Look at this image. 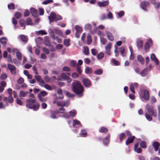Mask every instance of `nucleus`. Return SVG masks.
Masks as SVG:
<instances>
[{
	"instance_id": "3c124183",
	"label": "nucleus",
	"mask_w": 160,
	"mask_h": 160,
	"mask_svg": "<svg viewBox=\"0 0 160 160\" xmlns=\"http://www.w3.org/2000/svg\"><path fill=\"white\" fill-rule=\"evenodd\" d=\"M52 0H47L42 2V4L44 5H46L49 3H52Z\"/></svg>"
},
{
	"instance_id": "4c0bfd02",
	"label": "nucleus",
	"mask_w": 160,
	"mask_h": 160,
	"mask_svg": "<svg viewBox=\"0 0 160 160\" xmlns=\"http://www.w3.org/2000/svg\"><path fill=\"white\" fill-rule=\"evenodd\" d=\"M71 70V69L68 66H64V67L62 69V72H69Z\"/></svg>"
},
{
	"instance_id": "c03bdc74",
	"label": "nucleus",
	"mask_w": 160,
	"mask_h": 160,
	"mask_svg": "<svg viewBox=\"0 0 160 160\" xmlns=\"http://www.w3.org/2000/svg\"><path fill=\"white\" fill-rule=\"evenodd\" d=\"M16 55L17 58L19 60H21L22 59V55L21 53L18 52H17Z\"/></svg>"
},
{
	"instance_id": "2eb2a0df",
	"label": "nucleus",
	"mask_w": 160,
	"mask_h": 160,
	"mask_svg": "<svg viewBox=\"0 0 160 160\" xmlns=\"http://www.w3.org/2000/svg\"><path fill=\"white\" fill-rule=\"evenodd\" d=\"M151 59L156 63L157 65H158L159 63L158 59L156 58L155 55L154 53H152L150 56Z\"/></svg>"
},
{
	"instance_id": "7c9ffc66",
	"label": "nucleus",
	"mask_w": 160,
	"mask_h": 160,
	"mask_svg": "<svg viewBox=\"0 0 160 160\" xmlns=\"http://www.w3.org/2000/svg\"><path fill=\"white\" fill-rule=\"evenodd\" d=\"M75 29L76 31V32H79L80 33L82 32V28L79 26L78 25L76 26L75 27Z\"/></svg>"
},
{
	"instance_id": "f8f14e48",
	"label": "nucleus",
	"mask_w": 160,
	"mask_h": 160,
	"mask_svg": "<svg viewBox=\"0 0 160 160\" xmlns=\"http://www.w3.org/2000/svg\"><path fill=\"white\" fill-rule=\"evenodd\" d=\"M110 136L108 135L106 137L103 139V143L104 145L106 146L110 142Z\"/></svg>"
},
{
	"instance_id": "c9c22d12",
	"label": "nucleus",
	"mask_w": 160,
	"mask_h": 160,
	"mask_svg": "<svg viewBox=\"0 0 160 160\" xmlns=\"http://www.w3.org/2000/svg\"><path fill=\"white\" fill-rule=\"evenodd\" d=\"M92 42V39L91 36L90 35L88 36L87 37V43L88 45H90L91 44Z\"/></svg>"
},
{
	"instance_id": "338daca9",
	"label": "nucleus",
	"mask_w": 160,
	"mask_h": 160,
	"mask_svg": "<svg viewBox=\"0 0 160 160\" xmlns=\"http://www.w3.org/2000/svg\"><path fill=\"white\" fill-rule=\"evenodd\" d=\"M78 76V74L76 72H73L72 73V77L73 78H76Z\"/></svg>"
},
{
	"instance_id": "a878e982",
	"label": "nucleus",
	"mask_w": 160,
	"mask_h": 160,
	"mask_svg": "<svg viewBox=\"0 0 160 160\" xmlns=\"http://www.w3.org/2000/svg\"><path fill=\"white\" fill-rule=\"evenodd\" d=\"M28 93L30 94L28 92H24L23 91H21L20 92L19 96L20 97H24Z\"/></svg>"
},
{
	"instance_id": "052dcab7",
	"label": "nucleus",
	"mask_w": 160,
	"mask_h": 160,
	"mask_svg": "<svg viewBox=\"0 0 160 160\" xmlns=\"http://www.w3.org/2000/svg\"><path fill=\"white\" fill-rule=\"evenodd\" d=\"M140 145L141 147L143 148H145L146 147V142L144 141L142 142Z\"/></svg>"
},
{
	"instance_id": "b1692460",
	"label": "nucleus",
	"mask_w": 160,
	"mask_h": 160,
	"mask_svg": "<svg viewBox=\"0 0 160 160\" xmlns=\"http://www.w3.org/2000/svg\"><path fill=\"white\" fill-rule=\"evenodd\" d=\"M39 104L37 102H35L31 107V109H33L34 111H37L39 108Z\"/></svg>"
},
{
	"instance_id": "412c9836",
	"label": "nucleus",
	"mask_w": 160,
	"mask_h": 160,
	"mask_svg": "<svg viewBox=\"0 0 160 160\" xmlns=\"http://www.w3.org/2000/svg\"><path fill=\"white\" fill-rule=\"evenodd\" d=\"M58 113V111H52L50 113V117L52 119H56L57 118L56 115Z\"/></svg>"
},
{
	"instance_id": "5fc2aeb1",
	"label": "nucleus",
	"mask_w": 160,
	"mask_h": 160,
	"mask_svg": "<svg viewBox=\"0 0 160 160\" xmlns=\"http://www.w3.org/2000/svg\"><path fill=\"white\" fill-rule=\"evenodd\" d=\"M43 51L46 54H48L49 53V51L48 49L45 47H43L42 49Z\"/></svg>"
},
{
	"instance_id": "2f4dec72",
	"label": "nucleus",
	"mask_w": 160,
	"mask_h": 160,
	"mask_svg": "<svg viewBox=\"0 0 160 160\" xmlns=\"http://www.w3.org/2000/svg\"><path fill=\"white\" fill-rule=\"evenodd\" d=\"M21 38L23 42H26L28 41V39L27 37L24 35H20Z\"/></svg>"
},
{
	"instance_id": "4d7b16f0",
	"label": "nucleus",
	"mask_w": 160,
	"mask_h": 160,
	"mask_svg": "<svg viewBox=\"0 0 160 160\" xmlns=\"http://www.w3.org/2000/svg\"><path fill=\"white\" fill-rule=\"evenodd\" d=\"M14 4L12 3H11L10 4H8V8L12 10L14 9Z\"/></svg>"
},
{
	"instance_id": "79ce46f5",
	"label": "nucleus",
	"mask_w": 160,
	"mask_h": 160,
	"mask_svg": "<svg viewBox=\"0 0 160 160\" xmlns=\"http://www.w3.org/2000/svg\"><path fill=\"white\" fill-rule=\"evenodd\" d=\"M36 33L37 34H42V35H47V33L44 30H39L37 31Z\"/></svg>"
},
{
	"instance_id": "6ab92c4d",
	"label": "nucleus",
	"mask_w": 160,
	"mask_h": 160,
	"mask_svg": "<svg viewBox=\"0 0 160 160\" xmlns=\"http://www.w3.org/2000/svg\"><path fill=\"white\" fill-rule=\"evenodd\" d=\"M8 101L9 103H11L13 102V99L12 96H9L8 97H4L3 101Z\"/></svg>"
},
{
	"instance_id": "0e129e2a",
	"label": "nucleus",
	"mask_w": 160,
	"mask_h": 160,
	"mask_svg": "<svg viewBox=\"0 0 160 160\" xmlns=\"http://www.w3.org/2000/svg\"><path fill=\"white\" fill-rule=\"evenodd\" d=\"M44 79L46 82H50V79L47 76H45L44 77Z\"/></svg>"
},
{
	"instance_id": "bb28decb",
	"label": "nucleus",
	"mask_w": 160,
	"mask_h": 160,
	"mask_svg": "<svg viewBox=\"0 0 160 160\" xmlns=\"http://www.w3.org/2000/svg\"><path fill=\"white\" fill-rule=\"evenodd\" d=\"M0 42L3 46H5L7 43V39L5 37H2L0 38Z\"/></svg>"
},
{
	"instance_id": "f03ea898",
	"label": "nucleus",
	"mask_w": 160,
	"mask_h": 160,
	"mask_svg": "<svg viewBox=\"0 0 160 160\" xmlns=\"http://www.w3.org/2000/svg\"><path fill=\"white\" fill-rule=\"evenodd\" d=\"M72 86L73 92L79 97H82L83 88L80 82L78 81H75L72 83Z\"/></svg>"
},
{
	"instance_id": "ea45409f",
	"label": "nucleus",
	"mask_w": 160,
	"mask_h": 160,
	"mask_svg": "<svg viewBox=\"0 0 160 160\" xmlns=\"http://www.w3.org/2000/svg\"><path fill=\"white\" fill-rule=\"evenodd\" d=\"M102 73V70L101 69H98L96 70L94 72V73L97 75H100Z\"/></svg>"
},
{
	"instance_id": "423d86ee",
	"label": "nucleus",
	"mask_w": 160,
	"mask_h": 160,
	"mask_svg": "<svg viewBox=\"0 0 160 160\" xmlns=\"http://www.w3.org/2000/svg\"><path fill=\"white\" fill-rule=\"evenodd\" d=\"M138 88V84L137 82H134L133 83H132L130 85V89L132 92L135 93L134 89H137Z\"/></svg>"
},
{
	"instance_id": "4be33fe9",
	"label": "nucleus",
	"mask_w": 160,
	"mask_h": 160,
	"mask_svg": "<svg viewBox=\"0 0 160 160\" xmlns=\"http://www.w3.org/2000/svg\"><path fill=\"white\" fill-rule=\"evenodd\" d=\"M137 47L139 49H140L142 48V42L141 40L138 39L137 41Z\"/></svg>"
},
{
	"instance_id": "aec40b11",
	"label": "nucleus",
	"mask_w": 160,
	"mask_h": 160,
	"mask_svg": "<svg viewBox=\"0 0 160 160\" xmlns=\"http://www.w3.org/2000/svg\"><path fill=\"white\" fill-rule=\"evenodd\" d=\"M31 13L32 15L34 17H36L38 15V11L33 8H32L30 9Z\"/></svg>"
},
{
	"instance_id": "680f3d73",
	"label": "nucleus",
	"mask_w": 160,
	"mask_h": 160,
	"mask_svg": "<svg viewBox=\"0 0 160 160\" xmlns=\"http://www.w3.org/2000/svg\"><path fill=\"white\" fill-rule=\"evenodd\" d=\"M7 77V75L4 73L2 74L0 77V78L2 79H5Z\"/></svg>"
},
{
	"instance_id": "72a5a7b5",
	"label": "nucleus",
	"mask_w": 160,
	"mask_h": 160,
	"mask_svg": "<svg viewBox=\"0 0 160 160\" xmlns=\"http://www.w3.org/2000/svg\"><path fill=\"white\" fill-rule=\"evenodd\" d=\"M77 113L76 111L75 110H72L69 112L70 115L72 117H74L76 115Z\"/></svg>"
},
{
	"instance_id": "7ed1b4c3",
	"label": "nucleus",
	"mask_w": 160,
	"mask_h": 160,
	"mask_svg": "<svg viewBox=\"0 0 160 160\" xmlns=\"http://www.w3.org/2000/svg\"><path fill=\"white\" fill-rule=\"evenodd\" d=\"M29 98L26 101L27 104L26 107L29 109H31V107L35 103V98L34 95L32 93L30 94L29 95Z\"/></svg>"
},
{
	"instance_id": "6e6d98bb",
	"label": "nucleus",
	"mask_w": 160,
	"mask_h": 160,
	"mask_svg": "<svg viewBox=\"0 0 160 160\" xmlns=\"http://www.w3.org/2000/svg\"><path fill=\"white\" fill-rule=\"evenodd\" d=\"M17 82L19 84H21L23 83L24 82V79H23L21 77L17 81Z\"/></svg>"
},
{
	"instance_id": "e2e57ef3",
	"label": "nucleus",
	"mask_w": 160,
	"mask_h": 160,
	"mask_svg": "<svg viewBox=\"0 0 160 160\" xmlns=\"http://www.w3.org/2000/svg\"><path fill=\"white\" fill-rule=\"evenodd\" d=\"M76 69L78 73L80 74H81L82 73V71L81 69V67L77 65Z\"/></svg>"
},
{
	"instance_id": "603ef678",
	"label": "nucleus",
	"mask_w": 160,
	"mask_h": 160,
	"mask_svg": "<svg viewBox=\"0 0 160 160\" xmlns=\"http://www.w3.org/2000/svg\"><path fill=\"white\" fill-rule=\"evenodd\" d=\"M104 56V54L102 52H100L98 54L97 58L98 59H101Z\"/></svg>"
},
{
	"instance_id": "20e7f679",
	"label": "nucleus",
	"mask_w": 160,
	"mask_h": 160,
	"mask_svg": "<svg viewBox=\"0 0 160 160\" xmlns=\"http://www.w3.org/2000/svg\"><path fill=\"white\" fill-rule=\"evenodd\" d=\"M70 74L68 72L62 73L61 75V77L63 79L67 80L68 83H70L72 81V79L69 78Z\"/></svg>"
},
{
	"instance_id": "37998d69",
	"label": "nucleus",
	"mask_w": 160,
	"mask_h": 160,
	"mask_svg": "<svg viewBox=\"0 0 160 160\" xmlns=\"http://www.w3.org/2000/svg\"><path fill=\"white\" fill-rule=\"evenodd\" d=\"M125 51V49L124 48L122 47L120 48V51L121 53V55L123 57H124L125 56V54L124 53V52Z\"/></svg>"
},
{
	"instance_id": "ddd939ff",
	"label": "nucleus",
	"mask_w": 160,
	"mask_h": 160,
	"mask_svg": "<svg viewBox=\"0 0 160 160\" xmlns=\"http://www.w3.org/2000/svg\"><path fill=\"white\" fill-rule=\"evenodd\" d=\"M8 68L12 73L15 74L16 73V68L14 66L8 64Z\"/></svg>"
},
{
	"instance_id": "a19ab883",
	"label": "nucleus",
	"mask_w": 160,
	"mask_h": 160,
	"mask_svg": "<svg viewBox=\"0 0 160 160\" xmlns=\"http://www.w3.org/2000/svg\"><path fill=\"white\" fill-rule=\"evenodd\" d=\"M100 39L101 42L103 45H104L107 42V40L103 37H100Z\"/></svg>"
},
{
	"instance_id": "393cba45",
	"label": "nucleus",
	"mask_w": 160,
	"mask_h": 160,
	"mask_svg": "<svg viewBox=\"0 0 160 160\" xmlns=\"http://www.w3.org/2000/svg\"><path fill=\"white\" fill-rule=\"evenodd\" d=\"M137 59L138 62H139L141 64H143L144 61V59L140 55H139L137 56Z\"/></svg>"
},
{
	"instance_id": "dca6fc26",
	"label": "nucleus",
	"mask_w": 160,
	"mask_h": 160,
	"mask_svg": "<svg viewBox=\"0 0 160 160\" xmlns=\"http://www.w3.org/2000/svg\"><path fill=\"white\" fill-rule=\"evenodd\" d=\"M152 44V41L151 39H149L148 42H147L145 43V49L146 51L147 50L150 46Z\"/></svg>"
},
{
	"instance_id": "c756f323",
	"label": "nucleus",
	"mask_w": 160,
	"mask_h": 160,
	"mask_svg": "<svg viewBox=\"0 0 160 160\" xmlns=\"http://www.w3.org/2000/svg\"><path fill=\"white\" fill-rule=\"evenodd\" d=\"M147 69L145 68L143 70H142L140 73L141 76H142V77H145L146 75L147 74Z\"/></svg>"
},
{
	"instance_id": "39448f33",
	"label": "nucleus",
	"mask_w": 160,
	"mask_h": 160,
	"mask_svg": "<svg viewBox=\"0 0 160 160\" xmlns=\"http://www.w3.org/2000/svg\"><path fill=\"white\" fill-rule=\"evenodd\" d=\"M142 98L146 100H148L149 98V92L147 90L144 89L141 91Z\"/></svg>"
},
{
	"instance_id": "c85d7f7f",
	"label": "nucleus",
	"mask_w": 160,
	"mask_h": 160,
	"mask_svg": "<svg viewBox=\"0 0 160 160\" xmlns=\"http://www.w3.org/2000/svg\"><path fill=\"white\" fill-rule=\"evenodd\" d=\"M19 23L21 27H24L23 29H25V27L26 25L25 21L22 19H20L19 20Z\"/></svg>"
},
{
	"instance_id": "f3484780",
	"label": "nucleus",
	"mask_w": 160,
	"mask_h": 160,
	"mask_svg": "<svg viewBox=\"0 0 160 160\" xmlns=\"http://www.w3.org/2000/svg\"><path fill=\"white\" fill-rule=\"evenodd\" d=\"M135 137L134 136H132L131 137H128V139L126 141V145H128L130 143H132Z\"/></svg>"
},
{
	"instance_id": "bf43d9fd",
	"label": "nucleus",
	"mask_w": 160,
	"mask_h": 160,
	"mask_svg": "<svg viewBox=\"0 0 160 160\" xmlns=\"http://www.w3.org/2000/svg\"><path fill=\"white\" fill-rule=\"evenodd\" d=\"M112 62L115 65H119V62L116 60L115 59H113L112 60Z\"/></svg>"
},
{
	"instance_id": "e433bc0d",
	"label": "nucleus",
	"mask_w": 160,
	"mask_h": 160,
	"mask_svg": "<svg viewBox=\"0 0 160 160\" xmlns=\"http://www.w3.org/2000/svg\"><path fill=\"white\" fill-rule=\"evenodd\" d=\"M54 30L55 31V33L57 34L58 35H60V36H62V32L61 30L58 29H56V28H54Z\"/></svg>"
},
{
	"instance_id": "864d4df0",
	"label": "nucleus",
	"mask_w": 160,
	"mask_h": 160,
	"mask_svg": "<svg viewBox=\"0 0 160 160\" xmlns=\"http://www.w3.org/2000/svg\"><path fill=\"white\" fill-rule=\"evenodd\" d=\"M21 16V14L19 12H16L15 14V17L17 19L20 18Z\"/></svg>"
},
{
	"instance_id": "69168bd1",
	"label": "nucleus",
	"mask_w": 160,
	"mask_h": 160,
	"mask_svg": "<svg viewBox=\"0 0 160 160\" xmlns=\"http://www.w3.org/2000/svg\"><path fill=\"white\" fill-rule=\"evenodd\" d=\"M38 10L39 11V14L40 15H42L44 14V10L42 8H38Z\"/></svg>"
},
{
	"instance_id": "f257e3e1",
	"label": "nucleus",
	"mask_w": 160,
	"mask_h": 160,
	"mask_svg": "<svg viewBox=\"0 0 160 160\" xmlns=\"http://www.w3.org/2000/svg\"><path fill=\"white\" fill-rule=\"evenodd\" d=\"M146 108L147 110V112L145 115L146 119L149 121L152 120V117L156 118L157 117V112L156 109L154 108V107L152 105H150L148 104L146 105Z\"/></svg>"
},
{
	"instance_id": "13d9d810",
	"label": "nucleus",
	"mask_w": 160,
	"mask_h": 160,
	"mask_svg": "<svg viewBox=\"0 0 160 160\" xmlns=\"http://www.w3.org/2000/svg\"><path fill=\"white\" fill-rule=\"evenodd\" d=\"M84 53L86 55H88V48L87 47L84 48Z\"/></svg>"
},
{
	"instance_id": "6e6552de",
	"label": "nucleus",
	"mask_w": 160,
	"mask_h": 160,
	"mask_svg": "<svg viewBox=\"0 0 160 160\" xmlns=\"http://www.w3.org/2000/svg\"><path fill=\"white\" fill-rule=\"evenodd\" d=\"M149 2L146 1H144L141 3L142 8L145 11H146V8L149 6Z\"/></svg>"
},
{
	"instance_id": "f704fd0d",
	"label": "nucleus",
	"mask_w": 160,
	"mask_h": 160,
	"mask_svg": "<svg viewBox=\"0 0 160 160\" xmlns=\"http://www.w3.org/2000/svg\"><path fill=\"white\" fill-rule=\"evenodd\" d=\"M70 40L69 39H65L64 41L63 44L65 45L68 47L70 45Z\"/></svg>"
},
{
	"instance_id": "a211bd4d",
	"label": "nucleus",
	"mask_w": 160,
	"mask_h": 160,
	"mask_svg": "<svg viewBox=\"0 0 160 160\" xmlns=\"http://www.w3.org/2000/svg\"><path fill=\"white\" fill-rule=\"evenodd\" d=\"M106 34L108 38L110 40L113 41L114 40V37L111 32L108 31H106Z\"/></svg>"
},
{
	"instance_id": "49530a36",
	"label": "nucleus",
	"mask_w": 160,
	"mask_h": 160,
	"mask_svg": "<svg viewBox=\"0 0 160 160\" xmlns=\"http://www.w3.org/2000/svg\"><path fill=\"white\" fill-rule=\"evenodd\" d=\"M92 28L91 25L89 23L86 24L84 27V29L85 30L90 29Z\"/></svg>"
},
{
	"instance_id": "0eeeda50",
	"label": "nucleus",
	"mask_w": 160,
	"mask_h": 160,
	"mask_svg": "<svg viewBox=\"0 0 160 160\" xmlns=\"http://www.w3.org/2000/svg\"><path fill=\"white\" fill-rule=\"evenodd\" d=\"M56 14L53 12H51L50 15L48 16V18L49 20L50 23L52 22L55 21L56 22Z\"/></svg>"
},
{
	"instance_id": "473e14b6",
	"label": "nucleus",
	"mask_w": 160,
	"mask_h": 160,
	"mask_svg": "<svg viewBox=\"0 0 160 160\" xmlns=\"http://www.w3.org/2000/svg\"><path fill=\"white\" fill-rule=\"evenodd\" d=\"M92 72V68L87 67L85 69V72L86 74H90Z\"/></svg>"
},
{
	"instance_id": "8fccbe9b",
	"label": "nucleus",
	"mask_w": 160,
	"mask_h": 160,
	"mask_svg": "<svg viewBox=\"0 0 160 160\" xmlns=\"http://www.w3.org/2000/svg\"><path fill=\"white\" fill-rule=\"evenodd\" d=\"M34 77L36 80L38 82L41 81V80H42L41 77L38 75H35L34 76Z\"/></svg>"
},
{
	"instance_id": "a18cd8bd",
	"label": "nucleus",
	"mask_w": 160,
	"mask_h": 160,
	"mask_svg": "<svg viewBox=\"0 0 160 160\" xmlns=\"http://www.w3.org/2000/svg\"><path fill=\"white\" fill-rule=\"evenodd\" d=\"M80 122L77 119H75L73 121V126L74 127H75L76 125H80Z\"/></svg>"
},
{
	"instance_id": "4468645a",
	"label": "nucleus",
	"mask_w": 160,
	"mask_h": 160,
	"mask_svg": "<svg viewBox=\"0 0 160 160\" xmlns=\"http://www.w3.org/2000/svg\"><path fill=\"white\" fill-rule=\"evenodd\" d=\"M112 44L111 43H108L105 48L106 53L109 55L111 54L110 49L111 48Z\"/></svg>"
},
{
	"instance_id": "5701e85b",
	"label": "nucleus",
	"mask_w": 160,
	"mask_h": 160,
	"mask_svg": "<svg viewBox=\"0 0 160 160\" xmlns=\"http://www.w3.org/2000/svg\"><path fill=\"white\" fill-rule=\"evenodd\" d=\"M152 145L154 148L155 150H158V148L160 144L158 142H153Z\"/></svg>"
},
{
	"instance_id": "58836bf2",
	"label": "nucleus",
	"mask_w": 160,
	"mask_h": 160,
	"mask_svg": "<svg viewBox=\"0 0 160 160\" xmlns=\"http://www.w3.org/2000/svg\"><path fill=\"white\" fill-rule=\"evenodd\" d=\"M108 131V129L105 127H102L99 130V132L101 133H106Z\"/></svg>"
},
{
	"instance_id": "9b49d317",
	"label": "nucleus",
	"mask_w": 160,
	"mask_h": 160,
	"mask_svg": "<svg viewBox=\"0 0 160 160\" xmlns=\"http://www.w3.org/2000/svg\"><path fill=\"white\" fill-rule=\"evenodd\" d=\"M109 1L107 0L102 2H98V4L99 7H104L108 6L109 4Z\"/></svg>"
},
{
	"instance_id": "de8ad7c7",
	"label": "nucleus",
	"mask_w": 160,
	"mask_h": 160,
	"mask_svg": "<svg viewBox=\"0 0 160 160\" xmlns=\"http://www.w3.org/2000/svg\"><path fill=\"white\" fill-rule=\"evenodd\" d=\"M27 25H33V23L32 22L31 19L29 18H28L27 20Z\"/></svg>"
},
{
	"instance_id": "774afa93",
	"label": "nucleus",
	"mask_w": 160,
	"mask_h": 160,
	"mask_svg": "<svg viewBox=\"0 0 160 160\" xmlns=\"http://www.w3.org/2000/svg\"><path fill=\"white\" fill-rule=\"evenodd\" d=\"M107 17L109 19H111L112 18L113 15L112 13L111 12H108L107 14Z\"/></svg>"
},
{
	"instance_id": "1a4fd4ad",
	"label": "nucleus",
	"mask_w": 160,
	"mask_h": 160,
	"mask_svg": "<svg viewBox=\"0 0 160 160\" xmlns=\"http://www.w3.org/2000/svg\"><path fill=\"white\" fill-rule=\"evenodd\" d=\"M82 82L85 87H89L91 86V82L88 79L84 78L82 79Z\"/></svg>"
},
{
	"instance_id": "cd10ccee",
	"label": "nucleus",
	"mask_w": 160,
	"mask_h": 160,
	"mask_svg": "<svg viewBox=\"0 0 160 160\" xmlns=\"http://www.w3.org/2000/svg\"><path fill=\"white\" fill-rule=\"evenodd\" d=\"M126 138V135L124 133H122L119 135V138L120 142H122L123 140Z\"/></svg>"
},
{
	"instance_id": "9d476101",
	"label": "nucleus",
	"mask_w": 160,
	"mask_h": 160,
	"mask_svg": "<svg viewBox=\"0 0 160 160\" xmlns=\"http://www.w3.org/2000/svg\"><path fill=\"white\" fill-rule=\"evenodd\" d=\"M57 104L58 106L67 107L69 105V102L68 101H62L60 102H57Z\"/></svg>"
},
{
	"instance_id": "09e8293b",
	"label": "nucleus",
	"mask_w": 160,
	"mask_h": 160,
	"mask_svg": "<svg viewBox=\"0 0 160 160\" xmlns=\"http://www.w3.org/2000/svg\"><path fill=\"white\" fill-rule=\"evenodd\" d=\"M70 65L73 67H75L76 65V62L74 60H72L70 63Z\"/></svg>"
}]
</instances>
